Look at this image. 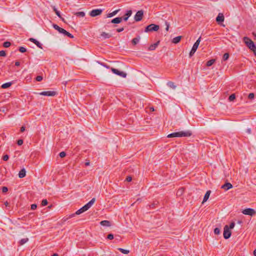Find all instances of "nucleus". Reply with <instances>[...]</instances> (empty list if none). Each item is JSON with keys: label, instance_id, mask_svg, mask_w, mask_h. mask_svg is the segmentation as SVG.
<instances>
[{"label": "nucleus", "instance_id": "obj_5", "mask_svg": "<svg viewBox=\"0 0 256 256\" xmlns=\"http://www.w3.org/2000/svg\"><path fill=\"white\" fill-rule=\"evenodd\" d=\"M160 27L158 25L155 24H150L148 25L145 28L144 32H152L153 31H157Z\"/></svg>", "mask_w": 256, "mask_h": 256}, {"label": "nucleus", "instance_id": "obj_49", "mask_svg": "<svg viewBox=\"0 0 256 256\" xmlns=\"http://www.w3.org/2000/svg\"><path fill=\"white\" fill-rule=\"evenodd\" d=\"M248 98L249 99H252L254 98V93H250L248 96Z\"/></svg>", "mask_w": 256, "mask_h": 256}, {"label": "nucleus", "instance_id": "obj_17", "mask_svg": "<svg viewBox=\"0 0 256 256\" xmlns=\"http://www.w3.org/2000/svg\"><path fill=\"white\" fill-rule=\"evenodd\" d=\"M13 84H14V81L8 82L2 84L1 86V87L2 88H7L10 87Z\"/></svg>", "mask_w": 256, "mask_h": 256}, {"label": "nucleus", "instance_id": "obj_19", "mask_svg": "<svg viewBox=\"0 0 256 256\" xmlns=\"http://www.w3.org/2000/svg\"><path fill=\"white\" fill-rule=\"evenodd\" d=\"M26 175V170L24 168L22 169L18 173V176L20 178H23Z\"/></svg>", "mask_w": 256, "mask_h": 256}, {"label": "nucleus", "instance_id": "obj_51", "mask_svg": "<svg viewBox=\"0 0 256 256\" xmlns=\"http://www.w3.org/2000/svg\"><path fill=\"white\" fill-rule=\"evenodd\" d=\"M200 39H201V38L200 37L195 42V44H196L197 45L199 46L200 44Z\"/></svg>", "mask_w": 256, "mask_h": 256}, {"label": "nucleus", "instance_id": "obj_4", "mask_svg": "<svg viewBox=\"0 0 256 256\" xmlns=\"http://www.w3.org/2000/svg\"><path fill=\"white\" fill-rule=\"evenodd\" d=\"M53 28L58 31L59 32L64 34V36H66L70 38H73L74 36L70 34V32H68L66 30L64 29L60 28L56 24H52Z\"/></svg>", "mask_w": 256, "mask_h": 256}, {"label": "nucleus", "instance_id": "obj_55", "mask_svg": "<svg viewBox=\"0 0 256 256\" xmlns=\"http://www.w3.org/2000/svg\"><path fill=\"white\" fill-rule=\"evenodd\" d=\"M75 215H77L76 214V212L74 213V214H70L68 216V218H73L74 216H75Z\"/></svg>", "mask_w": 256, "mask_h": 256}, {"label": "nucleus", "instance_id": "obj_41", "mask_svg": "<svg viewBox=\"0 0 256 256\" xmlns=\"http://www.w3.org/2000/svg\"><path fill=\"white\" fill-rule=\"evenodd\" d=\"M59 156L60 158H64L66 156V153L64 152H62L59 154Z\"/></svg>", "mask_w": 256, "mask_h": 256}, {"label": "nucleus", "instance_id": "obj_60", "mask_svg": "<svg viewBox=\"0 0 256 256\" xmlns=\"http://www.w3.org/2000/svg\"><path fill=\"white\" fill-rule=\"evenodd\" d=\"M246 132H247L248 134H250V132H251V130H250V128H248V129L246 130Z\"/></svg>", "mask_w": 256, "mask_h": 256}, {"label": "nucleus", "instance_id": "obj_21", "mask_svg": "<svg viewBox=\"0 0 256 256\" xmlns=\"http://www.w3.org/2000/svg\"><path fill=\"white\" fill-rule=\"evenodd\" d=\"M158 44H159V41H158V42H156L154 44H151L148 48V50H154L158 46Z\"/></svg>", "mask_w": 256, "mask_h": 256}, {"label": "nucleus", "instance_id": "obj_47", "mask_svg": "<svg viewBox=\"0 0 256 256\" xmlns=\"http://www.w3.org/2000/svg\"><path fill=\"white\" fill-rule=\"evenodd\" d=\"M198 46L195 43L194 44L193 46H192V49L194 50H196L198 49Z\"/></svg>", "mask_w": 256, "mask_h": 256}, {"label": "nucleus", "instance_id": "obj_7", "mask_svg": "<svg viewBox=\"0 0 256 256\" xmlns=\"http://www.w3.org/2000/svg\"><path fill=\"white\" fill-rule=\"evenodd\" d=\"M111 70L114 74L116 75H118L122 78H126V76H127V74L126 72H122V71H120L118 70L113 68H111Z\"/></svg>", "mask_w": 256, "mask_h": 256}, {"label": "nucleus", "instance_id": "obj_61", "mask_svg": "<svg viewBox=\"0 0 256 256\" xmlns=\"http://www.w3.org/2000/svg\"><path fill=\"white\" fill-rule=\"evenodd\" d=\"M90 162H86L85 163V165H86V166H89V165H90Z\"/></svg>", "mask_w": 256, "mask_h": 256}, {"label": "nucleus", "instance_id": "obj_45", "mask_svg": "<svg viewBox=\"0 0 256 256\" xmlns=\"http://www.w3.org/2000/svg\"><path fill=\"white\" fill-rule=\"evenodd\" d=\"M8 188H7V187H6V186H3V187L2 188V192L3 193H5V192H8Z\"/></svg>", "mask_w": 256, "mask_h": 256}, {"label": "nucleus", "instance_id": "obj_26", "mask_svg": "<svg viewBox=\"0 0 256 256\" xmlns=\"http://www.w3.org/2000/svg\"><path fill=\"white\" fill-rule=\"evenodd\" d=\"M74 14L76 16L83 18L85 16V12H75Z\"/></svg>", "mask_w": 256, "mask_h": 256}, {"label": "nucleus", "instance_id": "obj_16", "mask_svg": "<svg viewBox=\"0 0 256 256\" xmlns=\"http://www.w3.org/2000/svg\"><path fill=\"white\" fill-rule=\"evenodd\" d=\"M122 20V17H117L116 18H114L112 19L111 21V22L112 24H120V23Z\"/></svg>", "mask_w": 256, "mask_h": 256}, {"label": "nucleus", "instance_id": "obj_42", "mask_svg": "<svg viewBox=\"0 0 256 256\" xmlns=\"http://www.w3.org/2000/svg\"><path fill=\"white\" fill-rule=\"evenodd\" d=\"M6 56V53L4 50H0V56Z\"/></svg>", "mask_w": 256, "mask_h": 256}, {"label": "nucleus", "instance_id": "obj_2", "mask_svg": "<svg viewBox=\"0 0 256 256\" xmlns=\"http://www.w3.org/2000/svg\"><path fill=\"white\" fill-rule=\"evenodd\" d=\"M95 198H92L86 204L81 208L80 209L78 210L76 212V214L77 215H79L84 212L88 210L94 204L95 202Z\"/></svg>", "mask_w": 256, "mask_h": 256}, {"label": "nucleus", "instance_id": "obj_28", "mask_svg": "<svg viewBox=\"0 0 256 256\" xmlns=\"http://www.w3.org/2000/svg\"><path fill=\"white\" fill-rule=\"evenodd\" d=\"M28 238H22L19 242L20 245L22 246V245L24 244L26 242H28Z\"/></svg>", "mask_w": 256, "mask_h": 256}, {"label": "nucleus", "instance_id": "obj_38", "mask_svg": "<svg viewBox=\"0 0 256 256\" xmlns=\"http://www.w3.org/2000/svg\"><path fill=\"white\" fill-rule=\"evenodd\" d=\"M19 50H20V52H21L22 53H24V52H25L26 51V49L25 48L23 47V46H20L19 48Z\"/></svg>", "mask_w": 256, "mask_h": 256}, {"label": "nucleus", "instance_id": "obj_36", "mask_svg": "<svg viewBox=\"0 0 256 256\" xmlns=\"http://www.w3.org/2000/svg\"><path fill=\"white\" fill-rule=\"evenodd\" d=\"M48 202L46 199H44L42 201L41 205L42 206H46L48 204Z\"/></svg>", "mask_w": 256, "mask_h": 256}, {"label": "nucleus", "instance_id": "obj_9", "mask_svg": "<svg viewBox=\"0 0 256 256\" xmlns=\"http://www.w3.org/2000/svg\"><path fill=\"white\" fill-rule=\"evenodd\" d=\"M102 9H94L92 10L90 13L89 14L92 17H95L98 16H100L102 14Z\"/></svg>", "mask_w": 256, "mask_h": 256}, {"label": "nucleus", "instance_id": "obj_57", "mask_svg": "<svg viewBox=\"0 0 256 256\" xmlns=\"http://www.w3.org/2000/svg\"><path fill=\"white\" fill-rule=\"evenodd\" d=\"M15 65L16 66H19L20 65V62L18 61L16 62Z\"/></svg>", "mask_w": 256, "mask_h": 256}, {"label": "nucleus", "instance_id": "obj_43", "mask_svg": "<svg viewBox=\"0 0 256 256\" xmlns=\"http://www.w3.org/2000/svg\"><path fill=\"white\" fill-rule=\"evenodd\" d=\"M9 156L8 154H6L2 156V160L4 161H6L8 160Z\"/></svg>", "mask_w": 256, "mask_h": 256}, {"label": "nucleus", "instance_id": "obj_48", "mask_svg": "<svg viewBox=\"0 0 256 256\" xmlns=\"http://www.w3.org/2000/svg\"><path fill=\"white\" fill-rule=\"evenodd\" d=\"M37 205L36 204H32L31 205V210H34L36 208Z\"/></svg>", "mask_w": 256, "mask_h": 256}, {"label": "nucleus", "instance_id": "obj_18", "mask_svg": "<svg viewBox=\"0 0 256 256\" xmlns=\"http://www.w3.org/2000/svg\"><path fill=\"white\" fill-rule=\"evenodd\" d=\"M210 193H211V191L210 190H208L206 192L205 195L204 196V198L203 201L202 202V204H204V202H206L207 201V200L208 199V198L210 197Z\"/></svg>", "mask_w": 256, "mask_h": 256}, {"label": "nucleus", "instance_id": "obj_25", "mask_svg": "<svg viewBox=\"0 0 256 256\" xmlns=\"http://www.w3.org/2000/svg\"><path fill=\"white\" fill-rule=\"evenodd\" d=\"M140 36H138L137 37L132 40V42L134 45L136 44L140 41Z\"/></svg>", "mask_w": 256, "mask_h": 256}, {"label": "nucleus", "instance_id": "obj_44", "mask_svg": "<svg viewBox=\"0 0 256 256\" xmlns=\"http://www.w3.org/2000/svg\"><path fill=\"white\" fill-rule=\"evenodd\" d=\"M107 238L108 240H112L114 238V235L112 234H110L107 236Z\"/></svg>", "mask_w": 256, "mask_h": 256}, {"label": "nucleus", "instance_id": "obj_34", "mask_svg": "<svg viewBox=\"0 0 256 256\" xmlns=\"http://www.w3.org/2000/svg\"><path fill=\"white\" fill-rule=\"evenodd\" d=\"M183 192H184V188H180L176 192V195L180 196L182 194Z\"/></svg>", "mask_w": 256, "mask_h": 256}, {"label": "nucleus", "instance_id": "obj_10", "mask_svg": "<svg viewBox=\"0 0 256 256\" xmlns=\"http://www.w3.org/2000/svg\"><path fill=\"white\" fill-rule=\"evenodd\" d=\"M144 16V12L142 10L137 12L134 16V19L136 22H139L142 18Z\"/></svg>", "mask_w": 256, "mask_h": 256}, {"label": "nucleus", "instance_id": "obj_32", "mask_svg": "<svg viewBox=\"0 0 256 256\" xmlns=\"http://www.w3.org/2000/svg\"><path fill=\"white\" fill-rule=\"evenodd\" d=\"M229 58V54L228 53H225L222 57V60L224 61L226 60Z\"/></svg>", "mask_w": 256, "mask_h": 256}, {"label": "nucleus", "instance_id": "obj_35", "mask_svg": "<svg viewBox=\"0 0 256 256\" xmlns=\"http://www.w3.org/2000/svg\"><path fill=\"white\" fill-rule=\"evenodd\" d=\"M11 44L9 42H5L3 43V46L4 48H8L10 46Z\"/></svg>", "mask_w": 256, "mask_h": 256}, {"label": "nucleus", "instance_id": "obj_50", "mask_svg": "<svg viewBox=\"0 0 256 256\" xmlns=\"http://www.w3.org/2000/svg\"><path fill=\"white\" fill-rule=\"evenodd\" d=\"M196 52V50L192 49L190 52V57L192 56Z\"/></svg>", "mask_w": 256, "mask_h": 256}, {"label": "nucleus", "instance_id": "obj_27", "mask_svg": "<svg viewBox=\"0 0 256 256\" xmlns=\"http://www.w3.org/2000/svg\"><path fill=\"white\" fill-rule=\"evenodd\" d=\"M167 86L174 90L176 88V86L174 84V82H167Z\"/></svg>", "mask_w": 256, "mask_h": 256}, {"label": "nucleus", "instance_id": "obj_37", "mask_svg": "<svg viewBox=\"0 0 256 256\" xmlns=\"http://www.w3.org/2000/svg\"><path fill=\"white\" fill-rule=\"evenodd\" d=\"M220 228H216L214 229V234H220Z\"/></svg>", "mask_w": 256, "mask_h": 256}, {"label": "nucleus", "instance_id": "obj_31", "mask_svg": "<svg viewBox=\"0 0 256 256\" xmlns=\"http://www.w3.org/2000/svg\"><path fill=\"white\" fill-rule=\"evenodd\" d=\"M118 250L124 254H128L130 252L128 250L123 249L122 248H118Z\"/></svg>", "mask_w": 256, "mask_h": 256}, {"label": "nucleus", "instance_id": "obj_23", "mask_svg": "<svg viewBox=\"0 0 256 256\" xmlns=\"http://www.w3.org/2000/svg\"><path fill=\"white\" fill-rule=\"evenodd\" d=\"M181 39H182V36H178L174 38L172 40V42L174 44H178L180 42Z\"/></svg>", "mask_w": 256, "mask_h": 256}, {"label": "nucleus", "instance_id": "obj_64", "mask_svg": "<svg viewBox=\"0 0 256 256\" xmlns=\"http://www.w3.org/2000/svg\"><path fill=\"white\" fill-rule=\"evenodd\" d=\"M52 256H58V254H54L52 255Z\"/></svg>", "mask_w": 256, "mask_h": 256}, {"label": "nucleus", "instance_id": "obj_53", "mask_svg": "<svg viewBox=\"0 0 256 256\" xmlns=\"http://www.w3.org/2000/svg\"><path fill=\"white\" fill-rule=\"evenodd\" d=\"M124 30V28H119L116 29V32H122Z\"/></svg>", "mask_w": 256, "mask_h": 256}, {"label": "nucleus", "instance_id": "obj_11", "mask_svg": "<svg viewBox=\"0 0 256 256\" xmlns=\"http://www.w3.org/2000/svg\"><path fill=\"white\" fill-rule=\"evenodd\" d=\"M38 94L41 96H54L56 95V92L54 91H45L40 92Z\"/></svg>", "mask_w": 256, "mask_h": 256}, {"label": "nucleus", "instance_id": "obj_33", "mask_svg": "<svg viewBox=\"0 0 256 256\" xmlns=\"http://www.w3.org/2000/svg\"><path fill=\"white\" fill-rule=\"evenodd\" d=\"M235 98H236V95H235V94H231L230 96L228 98V100L230 102H231V101H233Z\"/></svg>", "mask_w": 256, "mask_h": 256}, {"label": "nucleus", "instance_id": "obj_40", "mask_svg": "<svg viewBox=\"0 0 256 256\" xmlns=\"http://www.w3.org/2000/svg\"><path fill=\"white\" fill-rule=\"evenodd\" d=\"M43 78L41 76H38L36 77V80L38 82H40L42 80Z\"/></svg>", "mask_w": 256, "mask_h": 256}, {"label": "nucleus", "instance_id": "obj_3", "mask_svg": "<svg viewBox=\"0 0 256 256\" xmlns=\"http://www.w3.org/2000/svg\"><path fill=\"white\" fill-rule=\"evenodd\" d=\"M244 41L246 46L254 52V54L256 56V47L254 42L248 37H244Z\"/></svg>", "mask_w": 256, "mask_h": 256}, {"label": "nucleus", "instance_id": "obj_56", "mask_svg": "<svg viewBox=\"0 0 256 256\" xmlns=\"http://www.w3.org/2000/svg\"><path fill=\"white\" fill-rule=\"evenodd\" d=\"M25 130V126H22L20 128V132H24Z\"/></svg>", "mask_w": 256, "mask_h": 256}, {"label": "nucleus", "instance_id": "obj_8", "mask_svg": "<svg viewBox=\"0 0 256 256\" xmlns=\"http://www.w3.org/2000/svg\"><path fill=\"white\" fill-rule=\"evenodd\" d=\"M243 214L246 215H248L250 216H253L256 214V210L251 208H248L244 210L242 212Z\"/></svg>", "mask_w": 256, "mask_h": 256}, {"label": "nucleus", "instance_id": "obj_15", "mask_svg": "<svg viewBox=\"0 0 256 256\" xmlns=\"http://www.w3.org/2000/svg\"><path fill=\"white\" fill-rule=\"evenodd\" d=\"M132 14V11L131 10H127L124 16L123 17H122V20H124V21L128 20V18L131 16Z\"/></svg>", "mask_w": 256, "mask_h": 256}, {"label": "nucleus", "instance_id": "obj_46", "mask_svg": "<svg viewBox=\"0 0 256 256\" xmlns=\"http://www.w3.org/2000/svg\"><path fill=\"white\" fill-rule=\"evenodd\" d=\"M23 140H22V139H20V140H18L17 142V144L18 145V146H21L22 144H23Z\"/></svg>", "mask_w": 256, "mask_h": 256}, {"label": "nucleus", "instance_id": "obj_6", "mask_svg": "<svg viewBox=\"0 0 256 256\" xmlns=\"http://www.w3.org/2000/svg\"><path fill=\"white\" fill-rule=\"evenodd\" d=\"M223 235L225 239H228L232 235L231 230L229 228L228 225H226L224 226Z\"/></svg>", "mask_w": 256, "mask_h": 256}, {"label": "nucleus", "instance_id": "obj_58", "mask_svg": "<svg viewBox=\"0 0 256 256\" xmlns=\"http://www.w3.org/2000/svg\"><path fill=\"white\" fill-rule=\"evenodd\" d=\"M166 30L168 31L169 28V24H168L167 22H166Z\"/></svg>", "mask_w": 256, "mask_h": 256}, {"label": "nucleus", "instance_id": "obj_63", "mask_svg": "<svg viewBox=\"0 0 256 256\" xmlns=\"http://www.w3.org/2000/svg\"><path fill=\"white\" fill-rule=\"evenodd\" d=\"M103 66H104V67H106V68H109V66H106V64H102Z\"/></svg>", "mask_w": 256, "mask_h": 256}, {"label": "nucleus", "instance_id": "obj_54", "mask_svg": "<svg viewBox=\"0 0 256 256\" xmlns=\"http://www.w3.org/2000/svg\"><path fill=\"white\" fill-rule=\"evenodd\" d=\"M132 180V178L131 176H128L126 178V180L127 182H130Z\"/></svg>", "mask_w": 256, "mask_h": 256}, {"label": "nucleus", "instance_id": "obj_20", "mask_svg": "<svg viewBox=\"0 0 256 256\" xmlns=\"http://www.w3.org/2000/svg\"><path fill=\"white\" fill-rule=\"evenodd\" d=\"M100 224L102 226H110V222L106 220L101 221Z\"/></svg>", "mask_w": 256, "mask_h": 256}, {"label": "nucleus", "instance_id": "obj_62", "mask_svg": "<svg viewBox=\"0 0 256 256\" xmlns=\"http://www.w3.org/2000/svg\"><path fill=\"white\" fill-rule=\"evenodd\" d=\"M253 254L254 256H256V249L254 250Z\"/></svg>", "mask_w": 256, "mask_h": 256}, {"label": "nucleus", "instance_id": "obj_59", "mask_svg": "<svg viewBox=\"0 0 256 256\" xmlns=\"http://www.w3.org/2000/svg\"><path fill=\"white\" fill-rule=\"evenodd\" d=\"M4 205L6 206H9V202H8L7 201H6L5 202H4Z\"/></svg>", "mask_w": 256, "mask_h": 256}, {"label": "nucleus", "instance_id": "obj_24", "mask_svg": "<svg viewBox=\"0 0 256 256\" xmlns=\"http://www.w3.org/2000/svg\"><path fill=\"white\" fill-rule=\"evenodd\" d=\"M100 36L103 37L104 38H109L112 36V35L109 34L108 33H106V32H102Z\"/></svg>", "mask_w": 256, "mask_h": 256}, {"label": "nucleus", "instance_id": "obj_39", "mask_svg": "<svg viewBox=\"0 0 256 256\" xmlns=\"http://www.w3.org/2000/svg\"><path fill=\"white\" fill-rule=\"evenodd\" d=\"M234 226H235V222H232L230 225V226H228V227H229V228L232 230V228H234Z\"/></svg>", "mask_w": 256, "mask_h": 256}, {"label": "nucleus", "instance_id": "obj_1", "mask_svg": "<svg viewBox=\"0 0 256 256\" xmlns=\"http://www.w3.org/2000/svg\"><path fill=\"white\" fill-rule=\"evenodd\" d=\"M192 135V133L190 130L181 131L178 132H174L169 134L168 138H171L174 137H188Z\"/></svg>", "mask_w": 256, "mask_h": 256}, {"label": "nucleus", "instance_id": "obj_14", "mask_svg": "<svg viewBox=\"0 0 256 256\" xmlns=\"http://www.w3.org/2000/svg\"><path fill=\"white\" fill-rule=\"evenodd\" d=\"M28 40L30 42H34L38 48H42V44L36 40L34 38H30Z\"/></svg>", "mask_w": 256, "mask_h": 256}, {"label": "nucleus", "instance_id": "obj_12", "mask_svg": "<svg viewBox=\"0 0 256 256\" xmlns=\"http://www.w3.org/2000/svg\"><path fill=\"white\" fill-rule=\"evenodd\" d=\"M232 188V184L230 182H226L225 184L221 186V188L224 189V190H228Z\"/></svg>", "mask_w": 256, "mask_h": 256}, {"label": "nucleus", "instance_id": "obj_29", "mask_svg": "<svg viewBox=\"0 0 256 256\" xmlns=\"http://www.w3.org/2000/svg\"><path fill=\"white\" fill-rule=\"evenodd\" d=\"M214 62H215L214 59L210 60L206 62V65L208 66H212Z\"/></svg>", "mask_w": 256, "mask_h": 256}, {"label": "nucleus", "instance_id": "obj_52", "mask_svg": "<svg viewBox=\"0 0 256 256\" xmlns=\"http://www.w3.org/2000/svg\"><path fill=\"white\" fill-rule=\"evenodd\" d=\"M200 39H201V38L200 37L195 42V44H196L197 45L199 46L200 44Z\"/></svg>", "mask_w": 256, "mask_h": 256}, {"label": "nucleus", "instance_id": "obj_13", "mask_svg": "<svg viewBox=\"0 0 256 256\" xmlns=\"http://www.w3.org/2000/svg\"><path fill=\"white\" fill-rule=\"evenodd\" d=\"M224 16L222 13H219L218 16L216 18V21L218 24H220L221 22H223L224 21Z\"/></svg>", "mask_w": 256, "mask_h": 256}, {"label": "nucleus", "instance_id": "obj_22", "mask_svg": "<svg viewBox=\"0 0 256 256\" xmlns=\"http://www.w3.org/2000/svg\"><path fill=\"white\" fill-rule=\"evenodd\" d=\"M120 10V9L114 10L112 12L109 13L107 15V18H111L116 15Z\"/></svg>", "mask_w": 256, "mask_h": 256}, {"label": "nucleus", "instance_id": "obj_30", "mask_svg": "<svg viewBox=\"0 0 256 256\" xmlns=\"http://www.w3.org/2000/svg\"><path fill=\"white\" fill-rule=\"evenodd\" d=\"M54 11L55 12L56 14L60 18L62 19V20H64V18H62L60 12L58 10H57V9L54 6L53 8Z\"/></svg>", "mask_w": 256, "mask_h": 256}]
</instances>
